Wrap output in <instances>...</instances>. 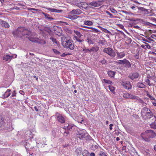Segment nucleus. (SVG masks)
<instances>
[{
  "label": "nucleus",
  "mask_w": 156,
  "mask_h": 156,
  "mask_svg": "<svg viewBox=\"0 0 156 156\" xmlns=\"http://www.w3.org/2000/svg\"><path fill=\"white\" fill-rule=\"evenodd\" d=\"M74 33L76 35L74 36L75 39L74 40H76V42H78L79 43H81L84 41V40L83 39L80 38L83 36V35L80 33V31L77 30H74Z\"/></svg>",
  "instance_id": "4"
},
{
  "label": "nucleus",
  "mask_w": 156,
  "mask_h": 156,
  "mask_svg": "<svg viewBox=\"0 0 156 156\" xmlns=\"http://www.w3.org/2000/svg\"><path fill=\"white\" fill-rule=\"evenodd\" d=\"M62 44L65 48H69L71 50L74 48V45L73 41L69 37H61Z\"/></svg>",
  "instance_id": "1"
},
{
  "label": "nucleus",
  "mask_w": 156,
  "mask_h": 156,
  "mask_svg": "<svg viewBox=\"0 0 156 156\" xmlns=\"http://www.w3.org/2000/svg\"><path fill=\"white\" fill-rule=\"evenodd\" d=\"M53 51L54 52L57 54H59L60 52L55 49H53Z\"/></svg>",
  "instance_id": "54"
},
{
  "label": "nucleus",
  "mask_w": 156,
  "mask_h": 156,
  "mask_svg": "<svg viewBox=\"0 0 156 156\" xmlns=\"http://www.w3.org/2000/svg\"><path fill=\"white\" fill-rule=\"evenodd\" d=\"M113 124H110V125H109V129H110V130H112V126H113Z\"/></svg>",
  "instance_id": "58"
},
{
  "label": "nucleus",
  "mask_w": 156,
  "mask_h": 156,
  "mask_svg": "<svg viewBox=\"0 0 156 156\" xmlns=\"http://www.w3.org/2000/svg\"><path fill=\"white\" fill-rule=\"evenodd\" d=\"M103 51L104 52L108 53L112 57H114L115 56V52L111 48H105L103 50Z\"/></svg>",
  "instance_id": "6"
},
{
  "label": "nucleus",
  "mask_w": 156,
  "mask_h": 156,
  "mask_svg": "<svg viewBox=\"0 0 156 156\" xmlns=\"http://www.w3.org/2000/svg\"><path fill=\"white\" fill-rule=\"evenodd\" d=\"M156 136V134L152 130H148L145 131V132L142 133L141 134V136L142 138L146 141H150L151 138H154Z\"/></svg>",
  "instance_id": "2"
},
{
  "label": "nucleus",
  "mask_w": 156,
  "mask_h": 156,
  "mask_svg": "<svg viewBox=\"0 0 156 156\" xmlns=\"http://www.w3.org/2000/svg\"><path fill=\"white\" fill-rule=\"evenodd\" d=\"M16 91L14 90L12 92V97L16 96Z\"/></svg>",
  "instance_id": "53"
},
{
  "label": "nucleus",
  "mask_w": 156,
  "mask_h": 156,
  "mask_svg": "<svg viewBox=\"0 0 156 156\" xmlns=\"http://www.w3.org/2000/svg\"><path fill=\"white\" fill-rule=\"evenodd\" d=\"M141 47L143 48H144L145 49H146V48L145 47V44H142L141 46Z\"/></svg>",
  "instance_id": "63"
},
{
  "label": "nucleus",
  "mask_w": 156,
  "mask_h": 156,
  "mask_svg": "<svg viewBox=\"0 0 156 156\" xmlns=\"http://www.w3.org/2000/svg\"><path fill=\"white\" fill-rule=\"evenodd\" d=\"M87 41L89 44H93L94 42L90 38H87Z\"/></svg>",
  "instance_id": "39"
},
{
  "label": "nucleus",
  "mask_w": 156,
  "mask_h": 156,
  "mask_svg": "<svg viewBox=\"0 0 156 156\" xmlns=\"http://www.w3.org/2000/svg\"><path fill=\"white\" fill-rule=\"evenodd\" d=\"M132 80H133L134 78H135L136 76L135 75L134 76L133 74L132 76H131L129 77Z\"/></svg>",
  "instance_id": "55"
},
{
  "label": "nucleus",
  "mask_w": 156,
  "mask_h": 156,
  "mask_svg": "<svg viewBox=\"0 0 156 156\" xmlns=\"http://www.w3.org/2000/svg\"><path fill=\"white\" fill-rule=\"evenodd\" d=\"M106 12L108 14V15L110 16L111 18H113L114 17V16H113V15L108 11H106Z\"/></svg>",
  "instance_id": "47"
},
{
  "label": "nucleus",
  "mask_w": 156,
  "mask_h": 156,
  "mask_svg": "<svg viewBox=\"0 0 156 156\" xmlns=\"http://www.w3.org/2000/svg\"><path fill=\"white\" fill-rule=\"evenodd\" d=\"M155 101H151V102L152 105L156 107V100Z\"/></svg>",
  "instance_id": "57"
},
{
  "label": "nucleus",
  "mask_w": 156,
  "mask_h": 156,
  "mask_svg": "<svg viewBox=\"0 0 156 156\" xmlns=\"http://www.w3.org/2000/svg\"><path fill=\"white\" fill-rule=\"evenodd\" d=\"M13 57V55L10 56L9 55H4L3 57V60H5V61H7L9 60H11Z\"/></svg>",
  "instance_id": "15"
},
{
  "label": "nucleus",
  "mask_w": 156,
  "mask_h": 156,
  "mask_svg": "<svg viewBox=\"0 0 156 156\" xmlns=\"http://www.w3.org/2000/svg\"><path fill=\"white\" fill-rule=\"evenodd\" d=\"M117 54L118 58H122L125 56V54L123 52H117Z\"/></svg>",
  "instance_id": "22"
},
{
  "label": "nucleus",
  "mask_w": 156,
  "mask_h": 156,
  "mask_svg": "<svg viewBox=\"0 0 156 156\" xmlns=\"http://www.w3.org/2000/svg\"><path fill=\"white\" fill-rule=\"evenodd\" d=\"M28 30L27 29H26L25 27H24V30L23 31V32L22 33V36L23 35H28Z\"/></svg>",
  "instance_id": "29"
},
{
  "label": "nucleus",
  "mask_w": 156,
  "mask_h": 156,
  "mask_svg": "<svg viewBox=\"0 0 156 156\" xmlns=\"http://www.w3.org/2000/svg\"><path fill=\"white\" fill-rule=\"evenodd\" d=\"M154 122L151 124L150 125V126L151 128L156 129V124L154 123V122L156 121V116L154 115Z\"/></svg>",
  "instance_id": "18"
},
{
  "label": "nucleus",
  "mask_w": 156,
  "mask_h": 156,
  "mask_svg": "<svg viewBox=\"0 0 156 156\" xmlns=\"http://www.w3.org/2000/svg\"><path fill=\"white\" fill-rule=\"evenodd\" d=\"M151 37L156 40V34H152L151 36Z\"/></svg>",
  "instance_id": "52"
},
{
  "label": "nucleus",
  "mask_w": 156,
  "mask_h": 156,
  "mask_svg": "<svg viewBox=\"0 0 156 156\" xmlns=\"http://www.w3.org/2000/svg\"><path fill=\"white\" fill-rule=\"evenodd\" d=\"M104 32L107 33H110V31H108V30H107V29L103 28V29L102 30Z\"/></svg>",
  "instance_id": "49"
},
{
  "label": "nucleus",
  "mask_w": 156,
  "mask_h": 156,
  "mask_svg": "<svg viewBox=\"0 0 156 156\" xmlns=\"http://www.w3.org/2000/svg\"><path fill=\"white\" fill-rule=\"evenodd\" d=\"M90 29L92 30H90V31L91 32L98 33L99 32H100L99 30H98L97 29H96L92 27H90Z\"/></svg>",
  "instance_id": "30"
},
{
  "label": "nucleus",
  "mask_w": 156,
  "mask_h": 156,
  "mask_svg": "<svg viewBox=\"0 0 156 156\" xmlns=\"http://www.w3.org/2000/svg\"><path fill=\"white\" fill-rule=\"evenodd\" d=\"M83 156H89L90 153L87 150H84L82 153Z\"/></svg>",
  "instance_id": "25"
},
{
  "label": "nucleus",
  "mask_w": 156,
  "mask_h": 156,
  "mask_svg": "<svg viewBox=\"0 0 156 156\" xmlns=\"http://www.w3.org/2000/svg\"><path fill=\"white\" fill-rule=\"evenodd\" d=\"M11 90L8 89L5 92V96L6 97H8L10 95Z\"/></svg>",
  "instance_id": "34"
},
{
  "label": "nucleus",
  "mask_w": 156,
  "mask_h": 156,
  "mask_svg": "<svg viewBox=\"0 0 156 156\" xmlns=\"http://www.w3.org/2000/svg\"><path fill=\"white\" fill-rule=\"evenodd\" d=\"M79 16L76 15H72L70 14L68 15L67 18L72 20H74L77 19Z\"/></svg>",
  "instance_id": "16"
},
{
  "label": "nucleus",
  "mask_w": 156,
  "mask_h": 156,
  "mask_svg": "<svg viewBox=\"0 0 156 156\" xmlns=\"http://www.w3.org/2000/svg\"><path fill=\"white\" fill-rule=\"evenodd\" d=\"M108 87L109 88V89L112 92L114 91L115 90V88L113 86L111 85H109Z\"/></svg>",
  "instance_id": "42"
},
{
  "label": "nucleus",
  "mask_w": 156,
  "mask_h": 156,
  "mask_svg": "<svg viewBox=\"0 0 156 156\" xmlns=\"http://www.w3.org/2000/svg\"><path fill=\"white\" fill-rule=\"evenodd\" d=\"M145 82L148 83V85H149V86H151L152 84L150 83V80L148 79H146V80H145Z\"/></svg>",
  "instance_id": "50"
},
{
  "label": "nucleus",
  "mask_w": 156,
  "mask_h": 156,
  "mask_svg": "<svg viewBox=\"0 0 156 156\" xmlns=\"http://www.w3.org/2000/svg\"><path fill=\"white\" fill-rule=\"evenodd\" d=\"M98 145L96 143H93L92 144V146L91 147V149L95 151L98 148Z\"/></svg>",
  "instance_id": "20"
},
{
  "label": "nucleus",
  "mask_w": 156,
  "mask_h": 156,
  "mask_svg": "<svg viewBox=\"0 0 156 156\" xmlns=\"http://www.w3.org/2000/svg\"><path fill=\"white\" fill-rule=\"evenodd\" d=\"M48 9L51 12H55L57 13H60L62 12V10H58L54 8H48Z\"/></svg>",
  "instance_id": "17"
},
{
  "label": "nucleus",
  "mask_w": 156,
  "mask_h": 156,
  "mask_svg": "<svg viewBox=\"0 0 156 156\" xmlns=\"http://www.w3.org/2000/svg\"><path fill=\"white\" fill-rule=\"evenodd\" d=\"M147 96H148L151 100L152 101H156L155 99L149 93L148 91L147 92Z\"/></svg>",
  "instance_id": "33"
},
{
  "label": "nucleus",
  "mask_w": 156,
  "mask_h": 156,
  "mask_svg": "<svg viewBox=\"0 0 156 156\" xmlns=\"http://www.w3.org/2000/svg\"><path fill=\"white\" fill-rule=\"evenodd\" d=\"M137 87L140 88H144L145 87V86L142 83H137Z\"/></svg>",
  "instance_id": "32"
},
{
  "label": "nucleus",
  "mask_w": 156,
  "mask_h": 156,
  "mask_svg": "<svg viewBox=\"0 0 156 156\" xmlns=\"http://www.w3.org/2000/svg\"><path fill=\"white\" fill-rule=\"evenodd\" d=\"M29 40H30V41H31L33 42H35V43H36V42L38 43L37 40L35 38H32L31 37V38H29Z\"/></svg>",
  "instance_id": "41"
},
{
  "label": "nucleus",
  "mask_w": 156,
  "mask_h": 156,
  "mask_svg": "<svg viewBox=\"0 0 156 156\" xmlns=\"http://www.w3.org/2000/svg\"><path fill=\"white\" fill-rule=\"evenodd\" d=\"M24 27H19L17 30H15L13 32V34L14 36H22V33L24 30Z\"/></svg>",
  "instance_id": "7"
},
{
  "label": "nucleus",
  "mask_w": 156,
  "mask_h": 156,
  "mask_svg": "<svg viewBox=\"0 0 156 156\" xmlns=\"http://www.w3.org/2000/svg\"><path fill=\"white\" fill-rule=\"evenodd\" d=\"M84 24L85 25L90 26L93 25V23L90 20H85L84 21Z\"/></svg>",
  "instance_id": "23"
},
{
  "label": "nucleus",
  "mask_w": 156,
  "mask_h": 156,
  "mask_svg": "<svg viewBox=\"0 0 156 156\" xmlns=\"http://www.w3.org/2000/svg\"><path fill=\"white\" fill-rule=\"evenodd\" d=\"M10 9L11 10H13V9H14L18 10L19 9V7H18L17 6H14L13 7L11 8Z\"/></svg>",
  "instance_id": "56"
},
{
  "label": "nucleus",
  "mask_w": 156,
  "mask_h": 156,
  "mask_svg": "<svg viewBox=\"0 0 156 156\" xmlns=\"http://www.w3.org/2000/svg\"><path fill=\"white\" fill-rule=\"evenodd\" d=\"M110 10L113 13L115 14H116L117 13V11L113 8L111 9Z\"/></svg>",
  "instance_id": "44"
},
{
  "label": "nucleus",
  "mask_w": 156,
  "mask_h": 156,
  "mask_svg": "<svg viewBox=\"0 0 156 156\" xmlns=\"http://www.w3.org/2000/svg\"><path fill=\"white\" fill-rule=\"evenodd\" d=\"M149 53L150 54H152L154 55H155L156 54L154 52L150 51V52H149Z\"/></svg>",
  "instance_id": "62"
},
{
  "label": "nucleus",
  "mask_w": 156,
  "mask_h": 156,
  "mask_svg": "<svg viewBox=\"0 0 156 156\" xmlns=\"http://www.w3.org/2000/svg\"><path fill=\"white\" fill-rule=\"evenodd\" d=\"M58 121L61 123H63L65 122L64 118L61 115H59L57 117Z\"/></svg>",
  "instance_id": "13"
},
{
  "label": "nucleus",
  "mask_w": 156,
  "mask_h": 156,
  "mask_svg": "<svg viewBox=\"0 0 156 156\" xmlns=\"http://www.w3.org/2000/svg\"><path fill=\"white\" fill-rule=\"evenodd\" d=\"M125 43L127 44H129L131 42V39L128 37L125 38Z\"/></svg>",
  "instance_id": "35"
},
{
  "label": "nucleus",
  "mask_w": 156,
  "mask_h": 156,
  "mask_svg": "<svg viewBox=\"0 0 156 156\" xmlns=\"http://www.w3.org/2000/svg\"><path fill=\"white\" fill-rule=\"evenodd\" d=\"M125 66L127 68H129L131 66V64L129 62L126 60V62H125Z\"/></svg>",
  "instance_id": "40"
},
{
  "label": "nucleus",
  "mask_w": 156,
  "mask_h": 156,
  "mask_svg": "<svg viewBox=\"0 0 156 156\" xmlns=\"http://www.w3.org/2000/svg\"><path fill=\"white\" fill-rule=\"evenodd\" d=\"M51 40H52V42L53 43H55V44H57L58 43L57 42L56 39L53 37H51L50 38Z\"/></svg>",
  "instance_id": "45"
},
{
  "label": "nucleus",
  "mask_w": 156,
  "mask_h": 156,
  "mask_svg": "<svg viewBox=\"0 0 156 156\" xmlns=\"http://www.w3.org/2000/svg\"><path fill=\"white\" fill-rule=\"evenodd\" d=\"M146 24L148 25L149 26H151L152 25V24L151 23L149 22H146Z\"/></svg>",
  "instance_id": "59"
},
{
  "label": "nucleus",
  "mask_w": 156,
  "mask_h": 156,
  "mask_svg": "<svg viewBox=\"0 0 156 156\" xmlns=\"http://www.w3.org/2000/svg\"><path fill=\"white\" fill-rule=\"evenodd\" d=\"M100 62L102 64H105L106 63V61L105 58H103Z\"/></svg>",
  "instance_id": "46"
},
{
  "label": "nucleus",
  "mask_w": 156,
  "mask_h": 156,
  "mask_svg": "<svg viewBox=\"0 0 156 156\" xmlns=\"http://www.w3.org/2000/svg\"><path fill=\"white\" fill-rule=\"evenodd\" d=\"M42 14L44 15L45 18L46 19H48L49 20H52L54 19L53 18L51 17V16L49 14L47 13L43 12Z\"/></svg>",
  "instance_id": "24"
},
{
  "label": "nucleus",
  "mask_w": 156,
  "mask_h": 156,
  "mask_svg": "<svg viewBox=\"0 0 156 156\" xmlns=\"http://www.w3.org/2000/svg\"><path fill=\"white\" fill-rule=\"evenodd\" d=\"M138 10L137 12L138 13L144 15L148 14V11L145 8L142 7H138Z\"/></svg>",
  "instance_id": "11"
},
{
  "label": "nucleus",
  "mask_w": 156,
  "mask_h": 156,
  "mask_svg": "<svg viewBox=\"0 0 156 156\" xmlns=\"http://www.w3.org/2000/svg\"><path fill=\"white\" fill-rule=\"evenodd\" d=\"M75 3L77 6L79 7L80 8H83L86 9L87 8L88 5L86 3L83 2H78L77 1H75Z\"/></svg>",
  "instance_id": "8"
},
{
  "label": "nucleus",
  "mask_w": 156,
  "mask_h": 156,
  "mask_svg": "<svg viewBox=\"0 0 156 156\" xmlns=\"http://www.w3.org/2000/svg\"><path fill=\"white\" fill-rule=\"evenodd\" d=\"M82 27H83V28H87V29H90V27H88V26H81Z\"/></svg>",
  "instance_id": "60"
},
{
  "label": "nucleus",
  "mask_w": 156,
  "mask_h": 156,
  "mask_svg": "<svg viewBox=\"0 0 156 156\" xmlns=\"http://www.w3.org/2000/svg\"><path fill=\"white\" fill-rule=\"evenodd\" d=\"M89 5L94 7H97L100 5L98 4V2H92L90 3Z\"/></svg>",
  "instance_id": "27"
},
{
  "label": "nucleus",
  "mask_w": 156,
  "mask_h": 156,
  "mask_svg": "<svg viewBox=\"0 0 156 156\" xmlns=\"http://www.w3.org/2000/svg\"><path fill=\"white\" fill-rule=\"evenodd\" d=\"M126 62V59H124L123 60H119L117 61V63L119 64H124Z\"/></svg>",
  "instance_id": "37"
},
{
  "label": "nucleus",
  "mask_w": 156,
  "mask_h": 156,
  "mask_svg": "<svg viewBox=\"0 0 156 156\" xmlns=\"http://www.w3.org/2000/svg\"><path fill=\"white\" fill-rule=\"evenodd\" d=\"M100 43L102 44H104L105 43V41L100 40Z\"/></svg>",
  "instance_id": "61"
},
{
  "label": "nucleus",
  "mask_w": 156,
  "mask_h": 156,
  "mask_svg": "<svg viewBox=\"0 0 156 156\" xmlns=\"http://www.w3.org/2000/svg\"><path fill=\"white\" fill-rule=\"evenodd\" d=\"M141 115L142 119H149L154 116L152 112L147 107H144L142 109Z\"/></svg>",
  "instance_id": "3"
},
{
  "label": "nucleus",
  "mask_w": 156,
  "mask_h": 156,
  "mask_svg": "<svg viewBox=\"0 0 156 156\" xmlns=\"http://www.w3.org/2000/svg\"><path fill=\"white\" fill-rule=\"evenodd\" d=\"M144 44H145V47L146 48V49L147 48L148 49H150L151 48V47L150 45L148 43H146L143 42Z\"/></svg>",
  "instance_id": "48"
},
{
  "label": "nucleus",
  "mask_w": 156,
  "mask_h": 156,
  "mask_svg": "<svg viewBox=\"0 0 156 156\" xmlns=\"http://www.w3.org/2000/svg\"><path fill=\"white\" fill-rule=\"evenodd\" d=\"M34 108L35 109V110L36 111V112H38V108H37V107L36 106H35L34 107Z\"/></svg>",
  "instance_id": "64"
},
{
  "label": "nucleus",
  "mask_w": 156,
  "mask_h": 156,
  "mask_svg": "<svg viewBox=\"0 0 156 156\" xmlns=\"http://www.w3.org/2000/svg\"><path fill=\"white\" fill-rule=\"evenodd\" d=\"M99 154L101 156H107V154L103 151H100Z\"/></svg>",
  "instance_id": "43"
},
{
  "label": "nucleus",
  "mask_w": 156,
  "mask_h": 156,
  "mask_svg": "<svg viewBox=\"0 0 156 156\" xmlns=\"http://www.w3.org/2000/svg\"><path fill=\"white\" fill-rule=\"evenodd\" d=\"M141 39L142 40H143V41H144L148 42H151V41H154L152 39V38L151 37V36L149 37L148 39V40L150 41H148L146 39L144 38L141 37Z\"/></svg>",
  "instance_id": "28"
},
{
  "label": "nucleus",
  "mask_w": 156,
  "mask_h": 156,
  "mask_svg": "<svg viewBox=\"0 0 156 156\" xmlns=\"http://www.w3.org/2000/svg\"><path fill=\"white\" fill-rule=\"evenodd\" d=\"M91 48L93 52H96L99 50V48L98 46H96L92 47Z\"/></svg>",
  "instance_id": "31"
},
{
  "label": "nucleus",
  "mask_w": 156,
  "mask_h": 156,
  "mask_svg": "<svg viewBox=\"0 0 156 156\" xmlns=\"http://www.w3.org/2000/svg\"><path fill=\"white\" fill-rule=\"evenodd\" d=\"M82 148L80 147L77 148L75 151L76 154L77 156H79L81 154Z\"/></svg>",
  "instance_id": "21"
},
{
  "label": "nucleus",
  "mask_w": 156,
  "mask_h": 156,
  "mask_svg": "<svg viewBox=\"0 0 156 156\" xmlns=\"http://www.w3.org/2000/svg\"><path fill=\"white\" fill-rule=\"evenodd\" d=\"M83 51L84 53H88V48H85L83 49Z\"/></svg>",
  "instance_id": "51"
},
{
  "label": "nucleus",
  "mask_w": 156,
  "mask_h": 156,
  "mask_svg": "<svg viewBox=\"0 0 156 156\" xmlns=\"http://www.w3.org/2000/svg\"><path fill=\"white\" fill-rule=\"evenodd\" d=\"M2 25L3 26L5 27V28H8L9 27V23L5 21H3L2 23Z\"/></svg>",
  "instance_id": "36"
},
{
  "label": "nucleus",
  "mask_w": 156,
  "mask_h": 156,
  "mask_svg": "<svg viewBox=\"0 0 156 156\" xmlns=\"http://www.w3.org/2000/svg\"><path fill=\"white\" fill-rule=\"evenodd\" d=\"M108 74L110 77L114 78L115 74V72L112 70H109L108 72Z\"/></svg>",
  "instance_id": "19"
},
{
  "label": "nucleus",
  "mask_w": 156,
  "mask_h": 156,
  "mask_svg": "<svg viewBox=\"0 0 156 156\" xmlns=\"http://www.w3.org/2000/svg\"><path fill=\"white\" fill-rule=\"evenodd\" d=\"M103 81L105 83L108 84H111L112 83L111 81L110 80H106V79H104L103 80Z\"/></svg>",
  "instance_id": "38"
},
{
  "label": "nucleus",
  "mask_w": 156,
  "mask_h": 156,
  "mask_svg": "<svg viewBox=\"0 0 156 156\" xmlns=\"http://www.w3.org/2000/svg\"><path fill=\"white\" fill-rule=\"evenodd\" d=\"M74 125L72 124H69L68 125L66 126L67 129L69 131H71L73 127H74Z\"/></svg>",
  "instance_id": "26"
},
{
  "label": "nucleus",
  "mask_w": 156,
  "mask_h": 156,
  "mask_svg": "<svg viewBox=\"0 0 156 156\" xmlns=\"http://www.w3.org/2000/svg\"><path fill=\"white\" fill-rule=\"evenodd\" d=\"M123 97L127 98H135L136 97L128 93H125L123 94Z\"/></svg>",
  "instance_id": "14"
},
{
  "label": "nucleus",
  "mask_w": 156,
  "mask_h": 156,
  "mask_svg": "<svg viewBox=\"0 0 156 156\" xmlns=\"http://www.w3.org/2000/svg\"><path fill=\"white\" fill-rule=\"evenodd\" d=\"M55 34L58 36H60L62 34V30L60 27L57 26H54L53 28Z\"/></svg>",
  "instance_id": "9"
},
{
  "label": "nucleus",
  "mask_w": 156,
  "mask_h": 156,
  "mask_svg": "<svg viewBox=\"0 0 156 156\" xmlns=\"http://www.w3.org/2000/svg\"><path fill=\"white\" fill-rule=\"evenodd\" d=\"M86 132L85 130L82 129L77 131L76 133V136L80 139H82L85 137Z\"/></svg>",
  "instance_id": "5"
},
{
  "label": "nucleus",
  "mask_w": 156,
  "mask_h": 156,
  "mask_svg": "<svg viewBox=\"0 0 156 156\" xmlns=\"http://www.w3.org/2000/svg\"><path fill=\"white\" fill-rule=\"evenodd\" d=\"M121 84L126 89L129 90L131 88V86L129 81H122L121 82Z\"/></svg>",
  "instance_id": "10"
},
{
  "label": "nucleus",
  "mask_w": 156,
  "mask_h": 156,
  "mask_svg": "<svg viewBox=\"0 0 156 156\" xmlns=\"http://www.w3.org/2000/svg\"><path fill=\"white\" fill-rule=\"evenodd\" d=\"M82 13L81 11L79 9H73L70 12V13L72 15H79Z\"/></svg>",
  "instance_id": "12"
}]
</instances>
